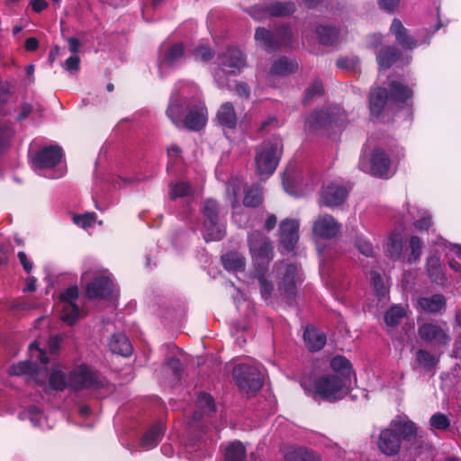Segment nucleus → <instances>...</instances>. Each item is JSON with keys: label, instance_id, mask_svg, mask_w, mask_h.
Returning <instances> with one entry per match:
<instances>
[{"label": "nucleus", "instance_id": "nucleus-9", "mask_svg": "<svg viewBox=\"0 0 461 461\" xmlns=\"http://www.w3.org/2000/svg\"><path fill=\"white\" fill-rule=\"evenodd\" d=\"M417 334L422 342L434 348H444L451 340L445 322L438 323L434 321L420 322L418 320Z\"/></svg>", "mask_w": 461, "mask_h": 461}, {"label": "nucleus", "instance_id": "nucleus-51", "mask_svg": "<svg viewBox=\"0 0 461 461\" xmlns=\"http://www.w3.org/2000/svg\"><path fill=\"white\" fill-rule=\"evenodd\" d=\"M193 56L196 60L207 62L213 59L214 52L207 45L199 44L194 48Z\"/></svg>", "mask_w": 461, "mask_h": 461}, {"label": "nucleus", "instance_id": "nucleus-3", "mask_svg": "<svg viewBox=\"0 0 461 461\" xmlns=\"http://www.w3.org/2000/svg\"><path fill=\"white\" fill-rule=\"evenodd\" d=\"M282 149L283 143L279 138L266 140L256 148L255 166L259 176H270L276 171Z\"/></svg>", "mask_w": 461, "mask_h": 461}, {"label": "nucleus", "instance_id": "nucleus-41", "mask_svg": "<svg viewBox=\"0 0 461 461\" xmlns=\"http://www.w3.org/2000/svg\"><path fill=\"white\" fill-rule=\"evenodd\" d=\"M428 276L431 281L437 284H442L444 281V273H442L440 261L435 256H430L427 260Z\"/></svg>", "mask_w": 461, "mask_h": 461}, {"label": "nucleus", "instance_id": "nucleus-39", "mask_svg": "<svg viewBox=\"0 0 461 461\" xmlns=\"http://www.w3.org/2000/svg\"><path fill=\"white\" fill-rule=\"evenodd\" d=\"M246 447L238 440L230 443L225 450V461H246Z\"/></svg>", "mask_w": 461, "mask_h": 461}, {"label": "nucleus", "instance_id": "nucleus-23", "mask_svg": "<svg viewBox=\"0 0 461 461\" xmlns=\"http://www.w3.org/2000/svg\"><path fill=\"white\" fill-rule=\"evenodd\" d=\"M388 96L391 98L392 104L402 108L404 105H408V101L412 97V91L407 86L398 81H391L388 85Z\"/></svg>", "mask_w": 461, "mask_h": 461}, {"label": "nucleus", "instance_id": "nucleus-44", "mask_svg": "<svg viewBox=\"0 0 461 461\" xmlns=\"http://www.w3.org/2000/svg\"><path fill=\"white\" fill-rule=\"evenodd\" d=\"M68 385V382L66 380L65 373L59 370L51 371L49 375V388L52 391H64Z\"/></svg>", "mask_w": 461, "mask_h": 461}, {"label": "nucleus", "instance_id": "nucleus-42", "mask_svg": "<svg viewBox=\"0 0 461 461\" xmlns=\"http://www.w3.org/2000/svg\"><path fill=\"white\" fill-rule=\"evenodd\" d=\"M405 317V309L402 306H391L384 313V321L388 327H396Z\"/></svg>", "mask_w": 461, "mask_h": 461}, {"label": "nucleus", "instance_id": "nucleus-58", "mask_svg": "<svg viewBox=\"0 0 461 461\" xmlns=\"http://www.w3.org/2000/svg\"><path fill=\"white\" fill-rule=\"evenodd\" d=\"M78 298V289L76 286H71L65 290L63 294H60L61 303H75V300Z\"/></svg>", "mask_w": 461, "mask_h": 461}, {"label": "nucleus", "instance_id": "nucleus-63", "mask_svg": "<svg viewBox=\"0 0 461 461\" xmlns=\"http://www.w3.org/2000/svg\"><path fill=\"white\" fill-rule=\"evenodd\" d=\"M336 66L342 70H353L356 68V63L350 59L340 58L336 60Z\"/></svg>", "mask_w": 461, "mask_h": 461}, {"label": "nucleus", "instance_id": "nucleus-36", "mask_svg": "<svg viewBox=\"0 0 461 461\" xmlns=\"http://www.w3.org/2000/svg\"><path fill=\"white\" fill-rule=\"evenodd\" d=\"M330 367H331L332 372H334L331 375H339V376H348L352 378V366L348 359L343 356H336L332 357L331 361H330Z\"/></svg>", "mask_w": 461, "mask_h": 461}, {"label": "nucleus", "instance_id": "nucleus-14", "mask_svg": "<svg viewBox=\"0 0 461 461\" xmlns=\"http://www.w3.org/2000/svg\"><path fill=\"white\" fill-rule=\"evenodd\" d=\"M180 122H171L179 128L191 131H199L206 125L207 110L204 104H197L191 108L190 113L180 117Z\"/></svg>", "mask_w": 461, "mask_h": 461}, {"label": "nucleus", "instance_id": "nucleus-47", "mask_svg": "<svg viewBox=\"0 0 461 461\" xmlns=\"http://www.w3.org/2000/svg\"><path fill=\"white\" fill-rule=\"evenodd\" d=\"M429 425L431 429H438L440 431H447L450 427V420L447 415L437 412L430 416Z\"/></svg>", "mask_w": 461, "mask_h": 461}, {"label": "nucleus", "instance_id": "nucleus-59", "mask_svg": "<svg viewBox=\"0 0 461 461\" xmlns=\"http://www.w3.org/2000/svg\"><path fill=\"white\" fill-rule=\"evenodd\" d=\"M65 70L74 73L77 72L79 69V58L77 55H72L68 58L65 61L64 65Z\"/></svg>", "mask_w": 461, "mask_h": 461}, {"label": "nucleus", "instance_id": "nucleus-20", "mask_svg": "<svg viewBox=\"0 0 461 461\" xmlns=\"http://www.w3.org/2000/svg\"><path fill=\"white\" fill-rule=\"evenodd\" d=\"M113 291L112 280L107 276H97L88 283L86 295L90 299H106Z\"/></svg>", "mask_w": 461, "mask_h": 461}, {"label": "nucleus", "instance_id": "nucleus-4", "mask_svg": "<svg viewBox=\"0 0 461 461\" xmlns=\"http://www.w3.org/2000/svg\"><path fill=\"white\" fill-rule=\"evenodd\" d=\"M201 213L203 216V234L206 242L221 241L226 236V225L220 219V204L212 198L203 201Z\"/></svg>", "mask_w": 461, "mask_h": 461}, {"label": "nucleus", "instance_id": "nucleus-61", "mask_svg": "<svg viewBox=\"0 0 461 461\" xmlns=\"http://www.w3.org/2000/svg\"><path fill=\"white\" fill-rule=\"evenodd\" d=\"M10 98V84L6 81H0V104H5Z\"/></svg>", "mask_w": 461, "mask_h": 461}, {"label": "nucleus", "instance_id": "nucleus-8", "mask_svg": "<svg viewBox=\"0 0 461 461\" xmlns=\"http://www.w3.org/2000/svg\"><path fill=\"white\" fill-rule=\"evenodd\" d=\"M232 377L243 393H255L263 386V374L254 366L237 365L233 368Z\"/></svg>", "mask_w": 461, "mask_h": 461}, {"label": "nucleus", "instance_id": "nucleus-7", "mask_svg": "<svg viewBox=\"0 0 461 461\" xmlns=\"http://www.w3.org/2000/svg\"><path fill=\"white\" fill-rule=\"evenodd\" d=\"M219 71L215 73V80L220 87L226 85L221 77L236 76L246 67V57L238 48H229L219 55Z\"/></svg>", "mask_w": 461, "mask_h": 461}, {"label": "nucleus", "instance_id": "nucleus-2", "mask_svg": "<svg viewBox=\"0 0 461 461\" xmlns=\"http://www.w3.org/2000/svg\"><path fill=\"white\" fill-rule=\"evenodd\" d=\"M352 378L339 375H323L316 378L314 386L310 390L312 398L334 402L341 400L348 393Z\"/></svg>", "mask_w": 461, "mask_h": 461}, {"label": "nucleus", "instance_id": "nucleus-17", "mask_svg": "<svg viewBox=\"0 0 461 461\" xmlns=\"http://www.w3.org/2000/svg\"><path fill=\"white\" fill-rule=\"evenodd\" d=\"M370 173L375 177L387 178L391 176V158L380 148L372 150Z\"/></svg>", "mask_w": 461, "mask_h": 461}, {"label": "nucleus", "instance_id": "nucleus-10", "mask_svg": "<svg viewBox=\"0 0 461 461\" xmlns=\"http://www.w3.org/2000/svg\"><path fill=\"white\" fill-rule=\"evenodd\" d=\"M276 275L281 277L278 283V290L283 298L289 303H293L296 294L297 267L294 264H286L278 261L275 264Z\"/></svg>", "mask_w": 461, "mask_h": 461}, {"label": "nucleus", "instance_id": "nucleus-56", "mask_svg": "<svg viewBox=\"0 0 461 461\" xmlns=\"http://www.w3.org/2000/svg\"><path fill=\"white\" fill-rule=\"evenodd\" d=\"M411 259L415 261L421 255V240L418 236H412L410 240Z\"/></svg>", "mask_w": 461, "mask_h": 461}, {"label": "nucleus", "instance_id": "nucleus-33", "mask_svg": "<svg viewBox=\"0 0 461 461\" xmlns=\"http://www.w3.org/2000/svg\"><path fill=\"white\" fill-rule=\"evenodd\" d=\"M296 70L297 63L286 57L278 59V60L273 62L272 67H270V74L281 77L294 74Z\"/></svg>", "mask_w": 461, "mask_h": 461}, {"label": "nucleus", "instance_id": "nucleus-27", "mask_svg": "<svg viewBox=\"0 0 461 461\" xmlns=\"http://www.w3.org/2000/svg\"><path fill=\"white\" fill-rule=\"evenodd\" d=\"M216 121L221 127L235 129L237 126V113L231 103H224L217 110Z\"/></svg>", "mask_w": 461, "mask_h": 461}, {"label": "nucleus", "instance_id": "nucleus-15", "mask_svg": "<svg viewBox=\"0 0 461 461\" xmlns=\"http://www.w3.org/2000/svg\"><path fill=\"white\" fill-rule=\"evenodd\" d=\"M348 195V189L340 184H328L322 186L319 204L321 206L334 207L342 204Z\"/></svg>", "mask_w": 461, "mask_h": 461}, {"label": "nucleus", "instance_id": "nucleus-1", "mask_svg": "<svg viewBox=\"0 0 461 461\" xmlns=\"http://www.w3.org/2000/svg\"><path fill=\"white\" fill-rule=\"evenodd\" d=\"M417 426L410 420L398 419L391 421L388 427L381 430L377 439V447L382 454L397 456L402 440L411 441L417 438Z\"/></svg>", "mask_w": 461, "mask_h": 461}, {"label": "nucleus", "instance_id": "nucleus-6", "mask_svg": "<svg viewBox=\"0 0 461 461\" xmlns=\"http://www.w3.org/2000/svg\"><path fill=\"white\" fill-rule=\"evenodd\" d=\"M255 40L259 47L268 53L276 51L283 47L290 45L291 29L287 24H283L275 32L259 27L256 29Z\"/></svg>", "mask_w": 461, "mask_h": 461}, {"label": "nucleus", "instance_id": "nucleus-37", "mask_svg": "<svg viewBox=\"0 0 461 461\" xmlns=\"http://www.w3.org/2000/svg\"><path fill=\"white\" fill-rule=\"evenodd\" d=\"M221 261H222L223 267L230 271H243L246 266L243 256L238 252L223 254L221 257Z\"/></svg>", "mask_w": 461, "mask_h": 461}, {"label": "nucleus", "instance_id": "nucleus-12", "mask_svg": "<svg viewBox=\"0 0 461 461\" xmlns=\"http://www.w3.org/2000/svg\"><path fill=\"white\" fill-rule=\"evenodd\" d=\"M68 385L75 390L97 389L103 386V380L87 366H80L72 371Z\"/></svg>", "mask_w": 461, "mask_h": 461}, {"label": "nucleus", "instance_id": "nucleus-24", "mask_svg": "<svg viewBox=\"0 0 461 461\" xmlns=\"http://www.w3.org/2000/svg\"><path fill=\"white\" fill-rule=\"evenodd\" d=\"M417 305L424 312L437 314L445 310L446 299L444 295L439 294L430 297H420L417 300Z\"/></svg>", "mask_w": 461, "mask_h": 461}, {"label": "nucleus", "instance_id": "nucleus-57", "mask_svg": "<svg viewBox=\"0 0 461 461\" xmlns=\"http://www.w3.org/2000/svg\"><path fill=\"white\" fill-rule=\"evenodd\" d=\"M95 219V216L91 213H85L83 215H74L72 217V221H74V223L77 226H80L81 228H88L92 225L93 220Z\"/></svg>", "mask_w": 461, "mask_h": 461}, {"label": "nucleus", "instance_id": "nucleus-31", "mask_svg": "<svg viewBox=\"0 0 461 461\" xmlns=\"http://www.w3.org/2000/svg\"><path fill=\"white\" fill-rule=\"evenodd\" d=\"M164 434V426L161 422L155 423L141 437L140 446L144 448H151L158 444Z\"/></svg>", "mask_w": 461, "mask_h": 461}, {"label": "nucleus", "instance_id": "nucleus-34", "mask_svg": "<svg viewBox=\"0 0 461 461\" xmlns=\"http://www.w3.org/2000/svg\"><path fill=\"white\" fill-rule=\"evenodd\" d=\"M330 124V115L325 111H315L305 118V125L308 129L321 130Z\"/></svg>", "mask_w": 461, "mask_h": 461}, {"label": "nucleus", "instance_id": "nucleus-54", "mask_svg": "<svg viewBox=\"0 0 461 461\" xmlns=\"http://www.w3.org/2000/svg\"><path fill=\"white\" fill-rule=\"evenodd\" d=\"M12 126L8 124H0V150L5 149L13 137Z\"/></svg>", "mask_w": 461, "mask_h": 461}, {"label": "nucleus", "instance_id": "nucleus-40", "mask_svg": "<svg viewBox=\"0 0 461 461\" xmlns=\"http://www.w3.org/2000/svg\"><path fill=\"white\" fill-rule=\"evenodd\" d=\"M323 95V86L320 79L312 81L305 89L304 97H303L302 104L304 106H309L314 100L321 98Z\"/></svg>", "mask_w": 461, "mask_h": 461}, {"label": "nucleus", "instance_id": "nucleus-28", "mask_svg": "<svg viewBox=\"0 0 461 461\" xmlns=\"http://www.w3.org/2000/svg\"><path fill=\"white\" fill-rule=\"evenodd\" d=\"M402 53L395 46H384L381 48L375 56L378 66L384 70L390 68L401 59Z\"/></svg>", "mask_w": 461, "mask_h": 461}, {"label": "nucleus", "instance_id": "nucleus-52", "mask_svg": "<svg viewBox=\"0 0 461 461\" xmlns=\"http://www.w3.org/2000/svg\"><path fill=\"white\" fill-rule=\"evenodd\" d=\"M256 275L257 278H258L259 291H261L262 298L267 300L270 297L271 293H273V284L270 281H267L266 277H264L266 273L256 271Z\"/></svg>", "mask_w": 461, "mask_h": 461}, {"label": "nucleus", "instance_id": "nucleus-55", "mask_svg": "<svg viewBox=\"0 0 461 461\" xmlns=\"http://www.w3.org/2000/svg\"><path fill=\"white\" fill-rule=\"evenodd\" d=\"M401 5V0H377V5L380 10L387 14H394Z\"/></svg>", "mask_w": 461, "mask_h": 461}, {"label": "nucleus", "instance_id": "nucleus-29", "mask_svg": "<svg viewBox=\"0 0 461 461\" xmlns=\"http://www.w3.org/2000/svg\"><path fill=\"white\" fill-rule=\"evenodd\" d=\"M108 347L113 354L121 355L128 357L131 355L132 347L126 335L122 333H115L112 335Z\"/></svg>", "mask_w": 461, "mask_h": 461}, {"label": "nucleus", "instance_id": "nucleus-5", "mask_svg": "<svg viewBox=\"0 0 461 461\" xmlns=\"http://www.w3.org/2000/svg\"><path fill=\"white\" fill-rule=\"evenodd\" d=\"M247 241L256 271L267 273V267L273 259V246L269 239L262 231L255 230L249 232Z\"/></svg>", "mask_w": 461, "mask_h": 461}, {"label": "nucleus", "instance_id": "nucleus-49", "mask_svg": "<svg viewBox=\"0 0 461 461\" xmlns=\"http://www.w3.org/2000/svg\"><path fill=\"white\" fill-rule=\"evenodd\" d=\"M355 247L357 249L358 252L367 258L375 257V249L371 241L366 239L363 235H358L355 240Z\"/></svg>", "mask_w": 461, "mask_h": 461}, {"label": "nucleus", "instance_id": "nucleus-25", "mask_svg": "<svg viewBox=\"0 0 461 461\" xmlns=\"http://www.w3.org/2000/svg\"><path fill=\"white\" fill-rule=\"evenodd\" d=\"M283 456L287 461H321V457L314 450L306 447H285Z\"/></svg>", "mask_w": 461, "mask_h": 461}, {"label": "nucleus", "instance_id": "nucleus-60", "mask_svg": "<svg viewBox=\"0 0 461 461\" xmlns=\"http://www.w3.org/2000/svg\"><path fill=\"white\" fill-rule=\"evenodd\" d=\"M166 365L171 372H173L174 375L179 376L182 372V364L180 359L175 357L167 358Z\"/></svg>", "mask_w": 461, "mask_h": 461}, {"label": "nucleus", "instance_id": "nucleus-43", "mask_svg": "<svg viewBox=\"0 0 461 461\" xmlns=\"http://www.w3.org/2000/svg\"><path fill=\"white\" fill-rule=\"evenodd\" d=\"M402 243L401 235L394 233L390 235L387 241V249H385L388 257H390L391 259H398L402 255Z\"/></svg>", "mask_w": 461, "mask_h": 461}, {"label": "nucleus", "instance_id": "nucleus-45", "mask_svg": "<svg viewBox=\"0 0 461 461\" xmlns=\"http://www.w3.org/2000/svg\"><path fill=\"white\" fill-rule=\"evenodd\" d=\"M79 307L75 303H66L62 306L61 320L68 325H73L78 320Z\"/></svg>", "mask_w": 461, "mask_h": 461}, {"label": "nucleus", "instance_id": "nucleus-26", "mask_svg": "<svg viewBox=\"0 0 461 461\" xmlns=\"http://www.w3.org/2000/svg\"><path fill=\"white\" fill-rule=\"evenodd\" d=\"M185 58V50L182 43H175L159 56V67L173 68Z\"/></svg>", "mask_w": 461, "mask_h": 461}, {"label": "nucleus", "instance_id": "nucleus-46", "mask_svg": "<svg viewBox=\"0 0 461 461\" xmlns=\"http://www.w3.org/2000/svg\"><path fill=\"white\" fill-rule=\"evenodd\" d=\"M37 370V365L31 361H20L11 366L9 374L12 375H22L25 374H35Z\"/></svg>", "mask_w": 461, "mask_h": 461}, {"label": "nucleus", "instance_id": "nucleus-53", "mask_svg": "<svg viewBox=\"0 0 461 461\" xmlns=\"http://www.w3.org/2000/svg\"><path fill=\"white\" fill-rule=\"evenodd\" d=\"M370 282L372 288H374L375 293H377V295L384 296L385 294L386 288L384 286V283H383L382 276L378 272L371 270Z\"/></svg>", "mask_w": 461, "mask_h": 461}, {"label": "nucleus", "instance_id": "nucleus-35", "mask_svg": "<svg viewBox=\"0 0 461 461\" xmlns=\"http://www.w3.org/2000/svg\"><path fill=\"white\" fill-rule=\"evenodd\" d=\"M316 37L319 43L325 46H333L339 41V30L335 26L321 25L316 27Z\"/></svg>", "mask_w": 461, "mask_h": 461}, {"label": "nucleus", "instance_id": "nucleus-38", "mask_svg": "<svg viewBox=\"0 0 461 461\" xmlns=\"http://www.w3.org/2000/svg\"><path fill=\"white\" fill-rule=\"evenodd\" d=\"M438 358L427 349H419L416 352V363L426 372L433 371L438 365Z\"/></svg>", "mask_w": 461, "mask_h": 461}, {"label": "nucleus", "instance_id": "nucleus-30", "mask_svg": "<svg viewBox=\"0 0 461 461\" xmlns=\"http://www.w3.org/2000/svg\"><path fill=\"white\" fill-rule=\"evenodd\" d=\"M243 200L242 204L247 208H258L263 204V187L258 185L247 186L243 190Z\"/></svg>", "mask_w": 461, "mask_h": 461}, {"label": "nucleus", "instance_id": "nucleus-48", "mask_svg": "<svg viewBox=\"0 0 461 461\" xmlns=\"http://www.w3.org/2000/svg\"><path fill=\"white\" fill-rule=\"evenodd\" d=\"M192 194V188L187 182H177L170 185V197L176 199L179 197H186Z\"/></svg>", "mask_w": 461, "mask_h": 461}, {"label": "nucleus", "instance_id": "nucleus-16", "mask_svg": "<svg viewBox=\"0 0 461 461\" xmlns=\"http://www.w3.org/2000/svg\"><path fill=\"white\" fill-rule=\"evenodd\" d=\"M62 158V149L58 146L46 147L37 151L32 157V166L44 169L56 167Z\"/></svg>", "mask_w": 461, "mask_h": 461}, {"label": "nucleus", "instance_id": "nucleus-50", "mask_svg": "<svg viewBox=\"0 0 461 461\" xmlns=\"http://www.w3.org/2000/svg\"><path fill=\"white\" fill-rule=\"evenodd\" d=\"M197 407L206 414H211L214 411L213 398L209 393H200L197 397Z\"/></svg>", "mask_w": 461, "mask_h": 461}, {"label": "nucleus", "instance_id": "nucleus-64", "mask_svg": "<svg viewBox=\"0 0 461 461\" xmlns=\"http://www.w3.org/2000/svg\"><path fill=\"white\" fill-rule=\"evenodd\" d=\"M431 226V218L430 215H423L420 220L414 222V227L419 230H428Z\"/></svg>", "mask_w": 461, "mask_h": 461}, {"label": "nucleus", "instance_id": "nucleus-13", "mask_svg": "<svg viewBox=\"0 0 461 461\" xmlns=\"http://www.w3.org/2000/svg\"><path fill=\"white\" fill-rule=\"evenodd\" d=\"M295 11V5L292 2H266L250 9V15L256 20H261L263 15L285 17Z\"/></svg>", "mask_w": 461, "mask_h": 461}, {"label": "nucleus", "instance_id": "nucleus-18", "mask_svg": "<svg viewBox=\"0 0 461 461\" xmlns=\"http://www.w3.org/2000/svg\"><path fill=\"white\" fill-rule=\"evenodd\" d=\"M299 222L296 220L285 219L279 224V237L282 247L286 252H292L299 240Z\"/></svg>", "mask_w": 461, "mask_h": 461}, {"label": "nucleus", "instance_id": "nucleus-32", "mask_svg": "<svg viewBox=\"0 0 461 461\" xmlns=\"http://www.w3.org/2000/svg\"><path fill=\"white\" fill-rule=\"evenodd\" d=\"M303 336H304L306 346H308V348L311 351L321 350V348L325 346V334L314 328H306L304 335Z\"/></svg>", "mask_w": 461, "mask_h": 461}, {"label": "nucleus", "instance_id": "nucleus-11", "mask_svg": "<svg viewBox=\"0 0 461 461\" xmlns=\"http://www.w3.org/2000/svg\"><path fill=\"white\" fill-rule=\"evenodd\" d=\"M203 104L201 101L194 97H187L180 91H176L170 95L169 104L167 108V117L171 122H180V117L190 113L193 106Z\"/></svg>", "mask_w": 461, "mask_h": 461}, {"label": "nucleus", "instance_id": "nucleus-21", "mask_svg": "<svg viewBox=\"0 0 461 461\" xmlns=\"http://www.w3.org/2000/svg\"><path fill=\"white\" fill-rule=\"evenodd\" d=\"M390 32L394 38H396V41L398 45L405 50H412L417 48L418 42L417 41L411 36L408 32V30L402 25L401 20L393 19L391 23Z\"/></svg>", "mask_w": 461, "mask_h": 461}, {"label": "nucleus", "instance_id": "nucleus-22", "mask_svg": "<svg viewBox=\"0 0 461 461\" xmlns=\"http://www.w3.org/2000/svg\"><path fill=\"white\" fill-rule=\"evenodd\" d=\"M388 101H391V98L388 96L387 89L381 86L371 89L370 96H368V106H370L372 116H381Z\"/></svg>", "mask_w": 461, "mask_h": 461}, {"label": "nucleus", "instance_id": "nucleus-62", "mask_svg": "<svg viewBox=\"0 0 461 461\" xmlns=\"http://www.w3.org/2000/svg\"><path fill=\"white\" fill-rule=\"evenodd\" d=\"M32 110L33 107L31 103H22V104H20V112L18 116H16V120H18V122L25 120L32 113Z\"/></svg>", "mask_w": 461, "mask_h": 461}, {"label": "nucleus", "instance_id": "nucleus-19", "mask_svg": "<svg viewBox=\"0 0 461 461\" xmlns=\"http://www.w3.org/2000/svg\"><path fill=\"white\" fill-rule=\"evenodd\" d=\"M339 231V222L329 214L319 216L312 224V233L324 240L335 238Z\"/></svg>", "mask_w": 461, "mask_h": 461}]
</instances>
